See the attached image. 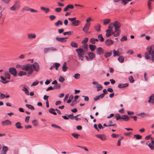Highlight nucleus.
<instances>
[{
    "instance_id": "9b49d317",
    "label": "nucleus",
    "mask_w": 154,
    "mask_h": 154,
    "mask_svg": "<svg viewBox=\"0 0 154 154\" xmlns=\"http://www.w3.org/2000/svg\"><path fill=\"white\" fill-rule=\"evenodd\" d=\"M121 32L120 29H115L114 31H112V34L114 37H117L119 36Z\"/></svg>"
},
{
    "instance_id": "2eb2a0df",
    "label": "nucleus",
    "mask_w": 154,
    "mask_h": 154,
    "mask_svg": "<svg viewBox=\"0 0 154 154\" xmlns=\"http://www.w3.org/2000/svg\"><path fill=\"white\" fill-rule=\"evenodd\" d=\"M96 52L97 54L100 55L103 54L104 50L102 48L100 47L97 48Z\"/></svg>"
},
{
    "instance_id": "412c9836",
    "label": "nucleus",
    "mask_w": 154,
    "mask_h": 154,
    "mask_svg": "<svg viewBox=\"0 0 154 154\" xmlns=\"http://www.w3.org/2000/svg\"><path fill=\"white\" fill-rule=\"evenodd\" d=\"M0 78L2 80V81H1L4 84H6L10 82L9 81H6V79H7L5 78V77H4L2 76H0Z\"/></svg>"
},
{
    "instance_id": "7ed1b4c3",
    "label": "nucleus",
    "mask_w": 154,
    "mask_h": 154,
    "mask_svg": "<svg viewBox=\"0 0 154 154\" xmlns=\"http://www.w3.org/2000/svg\"><path fill=\"white\" fill-rule=\"evenodd\" d=\"M75 51L78 54V57L82 61H83L84 58L83 55L85 51L81 48L77 49H76Z\"/></svg>"
},
{
    "instance_id": "f704fd0d",
    "label": "nucleus",
    "mask_w": 154,
    "mask_h": 154,
    "mask_svg": "<svg viewBox=\"0 0 154 154\" xmlns=\"http://www.w3.org/2000/svg\"><path fill=\"white\" fill-rule=\"evenodd\" d=\"M124 57L122 56H120L118 58V60L121 63L123 62L124 61Z\"/></svg>"
},
{
    "instance_id": "aec40b11",
    "label": "nucleus",
    "mask_w": 154,
    "mask_h": 154,
    "mask_svg": "<svg viewBox=\"0 0 154 154\" xmlns=\"http://www.w3.org/2000/svg\"><path fill=\"white\" fill-rule=\"evenodd\" d=\"M100 25L99 23L97 24L94 26V29L95 30L98 32H99L100 31Z\"/></svg>"
},
{
    "instance_id": "8fccbe9b",
    "label": "nucleus",
    "mask_w": 154,
    "mask_h": 154,
    "mask_svg": "<svg viewBox=\"0 0 154 154\" xmlns=\"http://www.w3.org/2000/svg\"><path fill=\"white\" fill-rule=\"evenodd\" d=\"M97 86H97V91H100L102 89L103 87L101 85L97 84Z\"/></svg>"
},
{
    "instance_id": "4be33fe9",
    "label": "nucleus",
    "mask_w": 154,
    "mask_h": 154,
    "mask_svg": "<svg viewBox=\"0 0 154 154\" xmlns=\"http://www.w3.org/2000/svg\"><path fill=\"white\" fill-rule=\"evenodd\" d=\"M129 117L127 115H123L121 116V119H122L125 121H128L129 120Z\"/></svg>"
},
{
    "instance_id": "a211bd4d",
    "label": "nucleus",
    "mask_w": 154,
    "mask_h": 154,
    "mask_svg": "<svg viewBox=\"0 0 154 154\" xmlns=\"http://www.w3.org/2000/svg\"><path fill=\"white\" fill-rule=\"evenodd\" d=\"M74 6L71 4L69 5H67L64 9V11L66 12L69 9H72L74 8Z\"/></svg>"
},
{
    "instance_id": "de8ad7c7",
    "label": "nucleus",
    "mask_w": 154,
    "mask_h": 154,
    "mask_svg": "<svg viewBox=\"0 0 154 154\" xmlns=\"http://www.w3.org/2000/svg\"><path fill=\"white\" fill-rule=\"evenodd\" d=\"M71 135L76 139H78L79 138V136H80L79 134L75 133H72Z\"/></svg>"
},
{
    "instance_id": "39448f33",
    "label": "nucleus",
    "mask_w": 154,
    "mask_h": 154,
    "mask_svg": "<svg viewBox=\"0 0 154 154\" xmlns=\"http://www.w3.org/2000/svg\"><path fill=\"white\" fill-rule=\"evenodd\" d=\"M31 68L36 71H38L39 70V65L37 63H34L32 64H31Z\"/></svg>"
},
{
    "instance_id": "69168bd1",
    "label": "nucleus",
    "mask_w": 154,
    "mask_h": 154,
    "mask_svg": "<svg viewBox=\"0 0 154 154\" xmlns=\"http://www.w3.org/2000/svg\"><path fill=\"white\" fill-rule=\"evenodd\" d=\"M49 17L51 20H53L56 18V17L54 15H51L49 16Z\"/></svg>"
},
{
    "instance_id": "a19ab883",
    "label": "nucleus",
    "mask_w": 154,
    "mask_h": 154,
    "mask_svg": "<svg viewBox=\"0 0 154 154\" xmlns=\"http://www.w3.org/2000/svg\"><path fill=\"white\" fill-rule=\"evenodd\" d=\"M103 98V96L101 94L98 95V96H96L94 98V101H97L99 100L100 98L102 99Z\"/></svg>"
},
{
    "instance_id": "dca6fc26",
    "label": "nucleus",
    "mask_w": 154,
    "mask_h": 154,
    "mask_svg": "<svg viewBox=\"0 0 154 154\" xmlns=\"http://www.w3.org/2000/svg\"><path fill=\"white\" fill-rule=\"evenodd\" d=\"M27 38L29 40H31L35 38L36 37V35L35 34L31 33L27 34Z\"/></svg>"
},
{
    "instance_id": "bb28decb",
    "label": "nucleus",
    "mask_w": 154,
    "mask_h": 154,
    "mask_svg": "<svg viewBox=\"0 0 154 154\" xmlns=\"http://www.w3.org/2000/svg\"><path fill=\"white\" fill-rule=\"evenodd\" d=\"M15 126L17 129H22L23 128V127L21 126L20 122H19L16 123L15 124Z\"/></svg>"
},
{
    "instance_id": "c03bdc74",
    "label": "nucleus",
    "mask_w": 154,
    "mask_h": 154,
    "mask_svg": "<svg viewBox=\"0 0 154 154\" xmlns=\"http://www.w3.org/2000/svg\"><path fill=\"white\" fill-rule=\"evenodd\" d=\"M154 2V0H149L148 2V8L149 10H151L152 8L151 7V2Z\"/></svg>"
},
{
    "instance_id": "393cba45",
    "label": "nucleus",
    "mask_w": 154,
    "mask_h": 154,
    "mask_svg": "<svg viewBox=\"0 0 154 154\" xmlns=\"http://www.w3.org/2000/svg\"><path fill=\"white\" fill-rule=\"evenodd\" d=\"M148 102L152 103H154V94H153L150 96L148 101Z\"/></svg>"
},
{
    "instance_id": "f257e3e1",
    "label": "nucleus",
    "mask_w": 154,
    "mask_h": 154,
    "mask_svg": "<svg viewBox=\"0 0 154 154\" xmlns=\"http://www.w3.org/2000/svg\"><path fill=\"white\" fill-rule=\"evenodd\" d=\"M148 52H146L144 54L146 60H150V55L154 54V45H152L150 46H148L146 48Z\"/></svg>"
},
{
    "instance_id": "680f3d73",
    "label": "nucleus",
    "mask_w": 154,
    "mask_h": 154,
    "mask_svg": "<svg viewBox=\"0 0 154 154\" xmlns=\"http://www.w3.org/2000/svg\"><path fill=\"white\" fill-rule=\"evenodd\" d=\"M129 79L130 83H132L134 82V80L133 79L132 76H131L129 77Z\"/></svg>"
},
{
    "instance_id": "2f4dec72",
    "label": "nucleus",
    "mask_w": 154,
    "mask_h": 154,
    "mask_svg": "<svg viewBox=\"0 0 154 154\" xmlns=\"http://www.w3.org/2000/svg\"><path fill=\"white\" fill-rule=\"evenodd\" d=\"M88 54L91 59L94 58L95 57V55L93 52H88Z\"/></svg>"
},
{
    "instance_id": "0eeeda50",
    "label": "nucleus",
    "mask_w": 154,
    "mask_h": 154,
    "mask_svg": "<svg viewBox=\"0 0 154 154\" xmlns=\"http://www.w3.org/2000/svg\"><path fill=\"white\" fill-rule=\"evenodd\" d=\"M9 72L14 76H16L17 75V70L14 68H10L9 69Z\"/></svg>"
},
{
    "instance_id": "ea45409f",
    "label": "nucleus",
    "mask_w": 154,
    "mask_h": 154,
    "mask_svg": "<svg viewBox=\"0 0 154 154\" xmlns=\"http://www.w3.org/2000/svg\"><path fill=\"white\" fill-rule=\"evenodd\" d=\"M71 45L73 47L75 48H77L78 47V44L76 42L73 41L72 42H71Z\"/></svg>"
},
{
    "instance_id": "c9c22d12",
    "label": "nucleus",
    "mask_w": 154,
    "mask_h": 154,
    "mask_svg": "<svg viewBox=\"0 0 154 154\" xmlns=\"http://www.w3.org/2000/svg\"><path fill=\"white\" fill-rule=\"evenodd\" d=\"M63 24V22L60 20H58L54 23V25L56 26H58L59 25H61Z\"/></svg>"
},
{
    "instance_id": "9d476101",
    "label": "nucleus",
    "mask_w": 154,
    "mask_h": 154,
    "mask_svg": "<svg viewBox=\"0 0 154 154\" xmlns=\"http://www.w3.org/2000/svg\"><path fill=\"white\" fill-rule=\"evenodd\" d=\"M113 25L114 27H115V29H120L121 24L119 22L116 21H115L113 23Z\"/></svg>"
},
{
    "instance_id": "13d9d810",
    "label": "nucleus",
    "mask_w": 154,
    "mask_h": 154,
    "mask_svg": "<svg viewBox=\"0 0 154 154\" xmlns=\"http://www.w3.org/2000/svg\"><path fill=\"white\" fill-rule=\"evenodd\" d=\"M103 93L102 94H101L103 96V97H104L105 94H106L107 93V90L105 89H104L103 90Z\"/></svg>"
},
{
    "instance_id": "b1692460",
    "label": "nucleus",
    "mask_w": 154,
    "mask_h": 154,
    "mask_svg": "<svg viewBox=\"0 0 154 154\" xmlns=\"http://www.w3.org/2000/svg\"><path fill=\"white\" fill-rule=\"evenodd\" d=\"M128 83L125 84H119L118 85V87L119 88H125L128 86Z\"/></svg>"
},
{
    "instance_id": "58836bf2",
    "label": "nucleus",
    "mask_w": 154,
    "mask_h": 154,
    "mask_svg": "<svg viewBox=\"0 0 154 154\" xmlns=\"http://www.w3.org/2000/svg\"><path fill=\"white\" fill-rule=\"evenodd\" d=\"M41 9L45 11L46 13H48L50 11V9L48 8H45L44 7H41Z\"/></svg>"
},
{
    "instance_id": "5fc2aeb1",
    "label": "nucleus",
    "mask_w": 154,
    "mask_h": 154,
    "mask_svg": "<svg viewBox=\"0 0 154 154\" xmlns=\"http://www.w3.org/2000/svg\"><path fill=\"white\" fill-rule=\"evenodd\" d=\"M73 32L72 31H68L67 32H65L63 33V34L64 35H70L71 34H72L73 33Z\"/></svg>"
},
{
    "instance_id": "e2e57ef3",
    "label": "nucleus",
    "mask_w": 154,
    "mask_h": 154,
    "mask_svg": "<svg viewBox=\"0 0 154 154\" xmlns=\"http://www.w3.org/2000/svg\"><path fill=\"white\" fill-rule=\"evenodd\" d=\"M83 48L85 49V51H87L88 50V45L86 44H83Z\"/></svg>"
},
{
    "instance_id": "6e6552de",
    "label": "nucleus",
    "mask_w": 154,
    "mask_h": 154,
    "mask_svg": "<svg viewBox=\"0 0 154 154\" xmlns=\"http://www.w3.org/2000/svg\"><path fill=\"white\" fill-rule=\"evenodd\" d=\"M57 50V49L53 47H51L45 48L44 51V53H46L48 52L56 51Z\"/></svg>"
},
{
    "instance_id": "5701e85b",
    "label": "nucleus",
    "mask_w": 154,
    "mask_h": 154,
    "mask_svg": "<svg viewBox=\"0 0 154 154\" xmlns=\"http://www.w3.org/2000/svg\"><path fill=\"white\" fill-rule=\"evenodd\" d=\"M89 48L91 51H94L95 50L96 46L95 45L93 44H90L89 45Z\"/></svg>"
},
{
    "instance_id": "f03ea898",
    "label": "nucleus",
    "mask_w": 154,
    "mask_h": 154,
    "mask_svg": "<svg viewBox=\"0 0 154 154\" xmlns=\"http://www.w3.org/2000/svg\"><path fill=\"white\" fill-rule=\"evenodd\" d=\"M31 64H27L25 65L22 66V70L25 71H28V74H32L33 72V69L31 68Z\"/></svg>"
},
{
    "instance_id": "e433bc0d",
    "label": "nucleus",
    "mask_w": 154,
    "mask_h": 154,
    "mask_svg": "<svg viewBox=\"0 0 154 154\" xmlns=\"http://www.w3.org/2000/svg\"><path fill=\"white\" fill-rule=\"evenodd\" d=\"M22 90L23 91H24L25 93L27 95H29V91L26 88L23 87L22 89Z\"/></svg>"
},
{
    "instance_id": "09e8293b",
    "label": "nucleus",
    "mask_w": 154,
    "mask_h": 154,
    "mask_svg": "<svg viewBox=\"0 0 154 154\" xmlns=\"http://www.w3.org/2000/svg\"><path fill=\"white\" fill-rule=\"evenodd\" d=\"M110 21V19H109L104 20L103 21V24L104 25H106L108 24Z\"/></svg>"
},
{
    "instance_id": "37998d69",
    "label": "nucleus",
    "mask_w": 154,
    "mask_h": 154,
    "mask_svg": "<svg viewBox=\"0 0 154 154\" xmlns=\"http://www.w3.org/2000/svg\"><path fill=\"white\" fill-rule=\"evenodd\" d=\"M55 111V110L53 108H51L49 110V112L50 113H51L54 115H56L57 114L56 112L54 111Z\"/></svg>"
},
{
    "instance_id": "a18cd8bd",
    "label": "nucleus",
    "mask_w": 154,
    "mask_h": 154,
    "mask_svg": "<svg viewBox=\"0 0 154 154\" xmlns=\"http://www.w3.org/2000/svg\"><path fill=\"white\" fill-rule=\"evenodd\" d=\"M134 137L136 138L137 140H139L142 138V136L139 134H137L134 135Z\"/></svg>"
},
{
    "instance_id": "7c9ffc66",
    "label": "nucleus",
    "mask_w": 154,
    "mask_h": 154,
    "mask_svg": "<svg viewBox=\"0 0 154 154\" xmlns=\"http://www.w3.org/2000/svg\"><path fill=\"white\" fill-rule=\"evenodd\" d=\"M106 36L107 37H109L112 35V31L107 29L106 31Z\"/></svg>"
},
{
    "instance_id": "3c124183",
    "label": "nucleus",
    "mask_w": 154,
    "mask_h": 154,
    "mask_svg": "<svg viewBox=\"0 0 154 154\" xmlns=\"http://www.w3.org/2000/svg\"><path fill=\"white\" fill-rule=\"evenodd\" d=\"M26 74V72L23 71H20L18 73V75L19 76H22L25 75Z\"/></svg>"
},
{
    "instance_id": "ddd939ff",
    "label": "nucleus",
    "mask_w": 154,
    "mask_h": 154,
    "mask_svg": "<svg viewBox=\"0 0 154 154\" xmlns=\"http://www.w3.org/2000/svg\"><path fill=\"white\" fill-rule=\"evenodd\" d=\"M121 50L120 49H118L117 51L115 50H113V57H115L116 56H119L120 55L122 54V53L119 51V50Z\"/></svg>"
},
{
    "instance_id": "4d7b16f0",
    "label": "nucleus",
    "mask_w": 154,
    "mask_h": 154,
    "mask_svg": "<svg viewBox=\"0 0 154 154\" xmlns=\"http://www.w3.org/2000/svg\"><path fill=\"white\" fill-rule=\"evenodd\" d=\"M88 38L87 37L85 38L83 40L82 42V44H85L88 41Z\"/></svg>"
},
{
    "instance_id": "4468645a",
    "label": "nucleus",
    "mask_w": 154,
    "mask_h": 154,
    "mask_svg": "<svg viewBox=\"0 0 154 154\" xmlns=\"http://www.w3.org/2000/svg\"><path fill=\"white\" fill-rule=\"evenodd\" d=\"M1 124L3 126L11 125V122L8 119H7L5 121L2 122Z\"/></svg>"
},
{
    "instance_id": "20e7f679",
    "label": "nucleus",
    "mask_w": 154,
    "mask_h": 154,
    "mask_svg": "<svg viewBox=\"0 0 154 154\" xmlns=\"http://www.w3.org/2000/svg\"><path fill=\"white\" fill-rule=\"evenodd\" d=\"M20 7V3L18 2H16L14 5L10 7L9 9L11 11H14L18 10Z\"/></svg>"
},
{
    "instance_id": "bf43d9fd",
    "label": "nucleus",
    "mask_w": 154,
    "mask_h": 154,
    "mask_svg": "<svg viewBox=\"0 0 154 154\" xmlns=\"http://www.w3.org/2000/svg\"><path fill=\"white\" fill-rule=\"evenodd\" d=\"M93 20L91 17H88L86 20V23H90V22L91 21H93Z\"/></svg>"
},
{
    "instance_id": "774afa93",
    "label": "nucleus",
    "mask_w": 154,
    "mask_h": 154,
    "mask_svg": "<svg viewBox=\"0 0 154 154\" xmlns=\"http://www.w3.org/2000/svg\"><path fill=\"white\" fill-rule=\"evenodd\" d=\"M80 75L79 73H76L75 74L74 78L76 79H79L80 78Z\"/></svg>"
},
{
    "instance_id": "052dcab7",
    "label": "nucleus",
    "mask_w": 154,
    "mask_h": 154,
    "mask_svg": "<svg viewBox=\"0 0 154 154\" xmlns=\"http://www.w3.org/2000/svg\"><path fill=\"white\" fill-rule=\"evenodd\" d=\"M62 9L60 8H55V11L56 12L59 13L61 11Z\"/></svg>"
},
{
    "instance_id": "72a5a7b5",
    "label": "nucleus",
    "mask_w": 154,
    "mask_h": 154,
    "mask_svg": "<svg viewBox=\"0 0 154 154\" xmlns=\"http://www.w3.org/2000/svg\"><path fill=\"white\" fill-rule=\"evenodd\" d=\"M112 54V51H111L110 52H107L105 53L104 56L106 58H108L111 56Z\"/></svg>"
},
{
    "instance_id": "cd10ccee",
    "label": "nucleus",
    "mask_w": 154,
    "mask_h": 154,
    "mask_svg": "<svg viewBox=\"0 0 154 154\" xmlns=\"http://www.w3.org/2000/svg\"><path fill=\"white\" fill-rule=\"evenodd\" d=\"M68 68V67L66 66V62H64L62 66V69L63 71V72L66 71Z\"/></svg>"
},
{
    "instance_id": "a878e982",
    "label": "nucleus",
    "mask_w": 154,
    "mask_h": 154,
    "mask_svg": "<svg viewBox=\"0 0 154 154\" xmlns=\"http://www.w3.org/2000/svg\"><path fill=\"white\" fill-rule=\"evenodd\" d=\"M98 41V40L97 38H91L90 40V42L92 44H95L96 42Z\"/></svg>"
},
{
    "instance_id": "c85d7f7f",
    "label": "nucleus",
    "mask_w": 154,
    "mask_h": 154,
    "mask_svg": "<svg viewBox=\"0 0 154 154\" xmlns=\"http://www.w3.org/2000/svg\"><path fill=\"white\" fill-rule=\"evenodd\" d=\"M97 37L98 41H100V42H103L104 41V39L102 35L101 34L99 35H98Z\"/></svg>"
},
{
    "instance_id": "79ce46f5",
    "label": "nucleus",
    "mask_w": 154,
    "mask_h": 154,
    "mask_svg": "<svg viewBox=\"0 0 154 154\" xmlns=\"http://www.w3.org/2000/svg\"><path fill=\"white\" fill-rule=\"evenodd\" d=\"M107 124H108V126H109V127L114 126L116 125L115 124L113 123L112 121H109Z\"/></svg>"
},
{
    "instance_id": "603ef678",
    "label": "nucleus",
    "mask_w": 154,
    "mask_h": 154,
    "mask_svg": "<svg viewBox=\"0 0 154 154\" xmlns=\"http://www.w3.org/2000/svg\"><path fill=\"white\" fill-rule=\"evenodd\" d=\"M73 97L72 95H70L69 100L67 101V103H70L71 102Z\"/></svg>"
},
{
    "instance_id": "473e14b6",
    "label": "nucleus",
    "mask_w": 154,
    "mask_h": 154,
    "mask_svg": "<svg viewBox=\"0 0 154 154\" xmlns=\"http://www.w3.org/2000/svg\"><path fill=\"white\" fill-rule=\"evenodd\" d=\"M10 74L8 72H6L5 73V76L7 79H10Z\"/></svg>"
},
{
    "instance_id": "49530a36",
    "label": "nucleus",
    "mask_w": 154,
    "mask_h": 154,
    "mask_svg": "<svg viewBox=\"0 0 154 154\" xmlns=\"http://www.w3.org/2000/svg\"><path fill=\"white\" fill-rule=\"evenodd\" d=\"M115 117L116 120L121 119V116L119 113L116 114L115 115Z\"/></svg>"
},
{
    "instance_id": "f3484780",
    "label": "nucleus",
    "mask_w": 154,
    "mask_h": 154,
    "mask_svg": "<svg viewBox=\"0 0 154 154\" xmlns=\"http://www.w3.org/2000/svg\"><path fill=\"white\" fill-rule=\"evenodd\" d=\"M67 38H60L58 37H57L56 39V40L58 42H64L66 41V39Z\"/></svg>"
},
{
    "instance_id": "0e129e2a",
    "label": "nucleus",
    "mask_w": 154,
    "mask_h": 154,
    "mask_svg": "<svg viewBox=\"0 0 154 154\" xmlns=\"http://www.w3.org/2000/svg\"><path fill=\"white\" fill-rule=\"evenodd\" d=\"M64 80L65 79L63 77L61 76L59 77V81L60 82L62 83L63 82Z\"/></svg>"
},
{
    "instance_id": "338daca9",
    "label": "nucleus",
    "mask_w": 154,
    "mask_h": 154,
    "mask_svg": "<svg viewBox=\"0 0 154 154\" xmlns=\"http://www.w3.org/2000/svg\"><path fill=\"white\" fill-rule=\"evenodd\" d=\"M32 123L33 125L34 126H36L37 125L38 123L37 120H33L32 121Z\"/></svg>"
},
{
    "instance_id": "f8f14e48",
    "label": "nucleus",
    "mask_w": 154,
    "mask_h": 154,
    "mask_svg": "<svg viewBox=\"0 0 154 154\" xmlns=\"http://www.w3.org/2000/svg\"><path fill=\"white\" fill-rule=\"evenodd\" d=\"M114 44V41L109 39H106L105 42V45L107 46H110Z\"/></svg>"
},
{
    "instance_id": "6ab92c4d",
    "label": "nucleus",
    "mask_w": 154,
    "mask_h": 154,
    "mask_svg": "<svg viewBox=\"0 0 154 154\" xmlns=\"http://www.w3.org/2000/svg\"><path fill=\"white\" fill-rule=\"evenodd\" d=\"M8 150V147L6 146H4L3 147L2 149L1 152V154H6Z\"/></svg>"
},
{
    "instance_id": "864d4df0",
    "label": "nucleus",
    "mask_w": 154,
    "mask_h": 154,
    "mask_svg": "<svg viewBox=\"0 0 154 154\" xmlns=\"http://www.w3.org/2000/svg\"><path fill=\"white\" fill-rule=\"evenodd\" d=\"M54 67L57 70L59 66H60V64L57 63H54Z\"/></svg>"
},
{
    "instance_id": "423d86ee",
    "label": "nucleus",
    "mask_w": 154,
    "mask_h": 154,
    "mask_svg": "<svg viewBox=\"0 0 154 154\" xmlns=\"http://www.w3.org/2000/svg\"><path fill=\"white\" fill-rule=\"evenodd\" d=\"M96 137L100 139L101 140L104 141L106 140L107 138L106 135L104 134H97L95 135Z\"/></svg>"
},
{
    "instance_id": "c756f323",
    "label": "nucleus",
    "mask_w": 154,
    "mask_h": 154,
    "mask_svg": "<svg viewBox=\"0 0 154 154\" xmlns=\"http://www.w3.org/2000/svg\"><path fill=\"white\" fill-rule=\"evenodd\" d=\"M80 23V21L79 20H77L72 22L71 23V25H74L75 26H77L79 25Z\"/></svg>"
},
{
    "instance_id": "4c0bfd02",
    "label": "nucleus",
    "mask_w": 154,
    "mask_h": 154,
    "mask_svg": "<svg viewBox=\"0 0 154 154\" xmlns=\"http://www.w3.org/2000/svg\"><path fill=\"white\" fill-rule=\"evenodd\" d=\"M26 106L29 109H30L31 110H34L35 109V108L32 105L26 104Z\"/></svg>"
},
{
    "instance_id": "6e6d98bb",
    "label": "nucleus",
    "mask_w": 154,
    "mask_h": 154,
    "mask_svg": "<svg viewBox=\"0 0 154 154\" xmlns=\"http://www.w3.org/2000/svg\"><path fill=\"white\" fill-rule=\"evenodd\" d=\"M113 27H114L113 23H110L108 26V29L112 31V29Z\"/></svg>"
},
{
    "instance_id": "1a4fd4ad",
    "label": "nucleus",
    "mask_w": 154,
    "mask_h": 154,
    "mask_svg": "<svg viewBox=\"0 0 154 154\" xmlns=\"http://www.w3.org/2000/svg\"><path fill=\"white\" fill-rule=\"evenodd\" d=\"M90 26V23H86L83 28V31L86 33H87L89 29Z\"/></svg>"
}]
</instances>
